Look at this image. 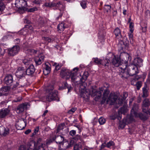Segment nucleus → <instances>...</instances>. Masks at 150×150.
<instances>
[{
	"label": "nucleus",
	"mask_w": 150,
	"mask_h": 150,
	"mask_svg": "<svg viewBox=\"0 0 150 150\" xmlns=\"http://www.w3.org/2000/svg\"><path fill=\"white\" fill-rule=\"evenodd\" d=\"M92 96H96L95 98L96 101H98L101 98L102 93H103L102 98L103 100L105 101L107 100V102H111L110 104H112L116 101L117 98V96L114 93H111L110 94V91L105 86L99 88V90L97 91L93 89L92 91Z\"/></svg>",
	"instance_id": "1"
},
{
	"label": "nucleus",
	"mask_w": 150,
	"mask_h": 150,
	"mask_svg": "<svg viewBox=\"0 0 150 150\" xmlns=\"http://www.w3.org/2000/svg\"><path fill=\"white\" fill-rule=\"evenodd\" d=\"M54 87L52 85H50L46 90L48 94L43 97L42 99L44 101H51L53 100H56L58 101L59 99L58 97V92L56 90H53Z\"/></svg>",
	"instance_id": "2"
},
{
	"label": "nucleus",
	"mask_w": 150,
	"mask_h": 150,
	"mask_svg": "<svg viewBox=\"0 0 150 150\" xmlns=\"http://www.w3.org/2000/svg\"><path fill=\"white\" fill-rule=\"evenodd\" d=\"M138 73L137 67L136 65L132 64L128 66L127 73L129 76H133Z\"/></svg>",
	"instance_id": "3"
},
{
	"label": "nucleus",
	"mask_w": 150,
	"mask_h": 150,
	"mask_svg": "<svg viewBox=\"0 0 150 150\" xmlns=\"http://www.w3.org/2000/svg\"><path fill=\"white\" fill-rule=\"evenodd\" d=\"M55 7L57 9H58L60 11V13L59 16L57 17V19L61 18L63 14V11H64L65 9V5L63 3L59 2L57 3H55Z\"/></svg>",
	"instance_id": "4"
},
{
	"label": "nucleus",
	"mask_w": 150,
	"mask_h": 150,
	"mask_svg": "<svg viewBox=\"0 0 150 150\" xmlns=\"http://www.w3.org/2000/svg\"><path fill=\"white\" fill-rule=\"evenodd\" d=\"M20 47L18 45L14 46L11 48L8 49L7 52L8 55L13 56L17 54L20 50Z\"/></svg>",
	"instance_id": "5"
},
{
	"label": "nucleus",
	"mask_w": 150,
	"mask_h": 150,
	"mask_svg": "<svg viewBox=\"0 0 150 150\" xmlns=\"http://www.w3.org/2000/svg\"><path fill=\"white\" fill-rule=\"evenodd\" d=\"M4 82L5 84L9 86L13 85L14 83L15 82L13 80V76L11 74H8L6 75L4 79Z\"/></svg>",
	"instance_id": "6"
},
{
	"label": "nucleus",
	"mask_w": 150,
	"mask_h": 150,
	"mask_svg": "<svg viewBox=\"0 0 150 150\" xmlns=\"http://www.w3.org/2000/svg\"><path fill=\"white\" fill-rule=\"evenodd\" d=\"M93 61L97 65L102 64L107 67H108L110 63L107 59H105L102 61L98 58H93Z\"/></svg>",
	"instance_id": "7"
},
{
	"label": "nucleus",
	"mask_w": 150,
	"mask_h": 150,
	"mask_svg": "<svg viewBox=\"0 0 150 150\" xmlns=\"http://www.w3.org/2000/svg\"><path fill=\"white\" fill-rule=\"evenodd\" d=\"M15 75L17 78H24L26 75L25 69L23 67H19L16 71Z\"/></svg>",
	"instance_id": "8"
},
{
	"label": "nucleus",
	"mask_w": 150,
	"mask_h": 150,
	"mask_svg": "<svg viewBox=\"0 0 150 150\" xmlns=\"http://www.w3.org/2000/svg\"><path fill=\"white\" fill-rule=\"evenodd\" d=\"M26 125V120L23 118H21L18 122L16 126L18 130H22L25 128Z\"/></svg>",
	"instance_id": "9"
},
{
	"label": "nucleus",
	"mask_w": 150,
	"mask_h": 150,
	"mask_svg": "<svg viewBox=\"0 0 150 150\" xmlns=\"http://www.w3.org/2000/svg\"><path fill=\"white\" fill-rule=\"evenodd\" d=\"M71 75V71L62 68L60 72L61 76L66 79L69 78Z\"/></svg>",
	"instance_id": "10"
},
{
	"label": "nucleus",
	"mask_w": 150,
	"mask_h": 150,
	"mask_svg": "<svg viewBox=\"0 0 150 150\" xmlns=\"http://www.w3.org/2000/svg\"><path fill=\"white\" fill-rule=\"evenodd\" d=\"M17 79L18 81L16 82L15 84H14L12 88H16L18 86L19 87H22L25 85V77L24 78H17Z\"/></svg>",
	"instance_id": "11"
},
{
	"label": "nucleus",
	"mask_w": 150,
	"mask_h": 150,
	"mask_svg": "<svg viewBox=\"0 0 150 150\" xmlns=\"http://www.w3.org/2000/svg\"><path fill=\"white\" fill-rule=\"evenodd\" d=\"M111 55L112 58H113L112 61V64L115 67H118L120 64V58L118 57H116L112 53L108 55Z\"/></svg>",
	"instance_id": "12"
},
{
	"label": "nucleus",
	"mask_w": 150,
	"mask_h": 150,
	"mask_svg": "<svg viewBox=\"0 0 150 150\" xmlns=\"http://www.w3.org/2000/svg\"><path fill=\"white\" fill-rule=\"evenodd\" d=\"M28 103H25L19 105L17 107L16 111L18 113H21L26 110L27 108Z\"/></svg>",
	"instance_id": "13"
},
{
	"label": "nucleus",
	"mask_w": 150,
	"mask_h": 150,
	"mask_svg": "<svg viewBox=\"0 0 150 150\" xmlns=\"http://www.w3.org/2000/svg\"><path fill=\"white\" fill-rule=\"evenodd\" d=\"M10 110L7 108H3L0 110V118H4L9 114Z\"/></svg>",
	"instance_id": "14"
},
{
	"label": "nucleus",
	"mask_w": 150,
	"mask_h": 150,
	"mask_svg": "<svg viewBox=\"0 0 150 150\" xmlns=\"http://www.w3.org/2000/svg\"><path fill=\"white\" fill-rule=\"evenodd\" d=\"M35 71V68L33 65L31 64L25 70V73L26 75L31 76L32 75Z\"/></svg>",
	"instance_id": "15"
},
{
	"label": "nucleus",
	"mask_w": 150,
	"mask_h": 150,
	"mask_svg": "<svg viewBox=\"0 0 150 150\" xmlns=\"http://www.w3.org/2000/svg\"><path fill=\"white\" fill-rule=\"evenodd\" d=\"M15 5L16 7H27L28 6L27 1L25 0H16Z\"/></svg>",
	"instance_id": "16"
},
{
	"label": "nucleus",
	"mask_w": 150,
	"mask_h": 150,
	"mask_svg": "<svg viewBox=\"0 0 150 150\" xmlns=\"http://www.w3.org/2000/svg\"><path fill=\"white\" fill-rule=\"evenodd\" d=\"M9 133V130L8 128L5 127L3 126L0 127V134L5 136Z\"/></svg>",
	"instance_id": "17"
},
{
	"label": "nucleus",
	"mask_w": 150,
	"mask_h": 150,
	"mask_svg": "<svg viewBox=\"0 0 150 150\" xmlns=\"http://www.w3.org/2000/svg\"><path fill=\"white\" fill-rule=\"evenodd\" d=\"M86 84H85V85H84L82 83L80 85L79 91L81 94L82 96H85V94L87 96V94L88 93V92L86 91Z\"/></svg>",
	"instance_id": "18"
},
{
	"label": "nucleus",
	"mask_w": 150,
	"mask_h": 150,
	"mask_svg": "<svg viewBox=\"0 0 150 150\" xmlns=\"http://www.w3.org/2000/svg\"><path fill=\"white\" fill-rule=\"evenodd\" d=\"M143 60L140 58H135L134 61L133 65H136L137 67H140L143 65Z\"/></svg>",
	"instance_id": "19"
},
{
	"label": "nucleus",
	"mask_w": 150,
	"mask_h": 150,
	"mask_svg": "<svg viewBox=\"0 0 150 150\" xmlns=\"http://www.w3.org/2000/svg\"><path fill=\"white\" fill-rule=\"evenodd\" d=\"M45 57L43 55H40L34 59V61L37 65H40L43 62Z\"/></svg>",
	"instance_id": "20"
},
{
	"label": "nucleus",
	"mask_w": 150,
	"mask_h": 150,
	"mask_svg": "<svg viewBox=\"0 0 150 150\" xmlns=\"http://www.w3.org/2000/svg\"><path fill=\"white\" fill-rule=\"evenodd\" d=\"M138 109V105L137 104H134L133 105L132 108L131 110V114L133 116H137V110Z\"/></svg>",
	"instance_id": "21"
},
{
	"label": "nucleus",
	"mask_w": 150,
	"mask_h": 150,
	"mask_svg": "<svg viewBox=\"0 0 150 150\" xmlns=\"http://www.w3.org/2000/svg\"><path fill=\"white\" fill-rule=\"evenodd\" d=\"M10 89V87L8 86L2 87L0 90V96L5 95L6 93L8 92Z\"/></svg>",
	"instance_id": "22"
},
{
	"label": "nucleus",
	"mask_w": 150,
	"mask_h": 150,
	"mask_svg": "<svg viewBox=\"0 0 150 150\" xmlns=\"http://www.w3.org/2000/svg\"><path fill=\"white\" fill-rule=\"evenodd\" d=\"M135 117H139L141 120L145 121L148 119L149 116L146 114H143L142 113H137V116H134Z\"/></svg>",
	"instance_id": "23"
},
{
	"label": "nucleus",
	"mask_w": 150,
	"mask_h": 150,
	"mask_svg": "<svg viewBox=\"0 0 150 150\" xmlns=\"http://www.w3.org/2000/svg\"><path fill=\"white\" fill-rule=\"evenodd\" d=\"M46 20L45 18L40 17L38 21L39 28L42 27L45 25Z\"/></svg>",
	"instance_id": "24"
},
{
	"label": "nucleus",
	"mask_w": 150,
	"mask_h": 150,
	"mask_svg": "<svg viewBox=\"0 0 150 150\" xmlns=\"http://www.w3.org/2000/svg\"><path fill=\"white\" fill-rule=\"evenodd\" d=\"M78 68H75L73 69V71H71V79L72 81H74L76 79V76L77 75V72L78 71Z\"/></svg>",
	"instance_id": "25"
},
{
	"label": "nucleus",
	"mask_w": 150,
	"mask_h": 150,
	"mask_svg": "<svg viewBox=\"0 0 150 150\" xmlns=\"http://www.w3.org/2000/svg\"><path fill=\"white\" fill-rule=\"evenodd\" d=\"M64 139V138L63 136L61 135L57 136L55 138L53 139V140H55L57 144H60L62 142Z\"/></svg>",
	"instance_id": "26"
},
{
	"label": "nucleus",
	"mask_w": 150,
	"mask_h": 150,
	"mask_svg": "<svg viewBox=\"0 0 150 150\" xmlns=\"http://www.w3.org/2000/svg\"><path fill=\"white\" fill-rule=\"evenodd\" d=\"M88 76V71H85L84 72L83 74L82 75V76L80 80L82 82V84H83L84 85L86 84V83L84 82L87 79V78Z\"/></svg>",
	"instance_id": "27"
},
{
	"label": "nucleus",
	"mask_w": 150,
	"mask_h": 150,
	"mask_svg": "<svg viewBox=\"0 0 150 150\" xmlns=\"http://www.w3.org/2000/svg\"><path fill=\"white\" fill-rule=\"evenodd\" d=\"M88 76V71H85L84 72L83 74L82 75V76L80 80L82 82V84H83L84 85L86 84V83L84 82L87 79V78Z\"/></svg>",
	"instance_id": "28"
},
{
	"label": "nucleus",
	"mask_w": 150,
	"mask_h": 150,
	"mask_svg": "<svg viewBox=\"0 0 150 150\" xmlns=\"http://www.w3.org/2000/svg\"><path fill=\"white\" fill-rule=\"evenodd\" d=\"M66 28V27L64 25V23L63 22H62L59 23L58 26L57 28L58 31L60 33L64 30L65 28Z\"/></svg>",
	"instance_id": "29"
},
{
	"label": "nucleus",
	"mask_w": 150,
	"mask_h": 150,
	"mask_svg": "<svg viewBox=\"0 0 150 150\" xmlns=\"http://www.w3.org/2000/svg\"><path fill=\"white\" fill-rule=\"evenodd\" d=\"M147 88V86L146 85H145L144 87L142 88L143 94L142 95V97L144 98L148 96Z\"/></svg>",
	"instance_id": "30"
},
{
	"label": "nucleus",
	"mask_w": 150,
	"mask_h": 150,
	"mask_svg": "<svg viewBox=\"0 0 150 150\" xmlns=\"http://www.w3.org/2000/svg\"><path fill=\"white\" fill-rule=\"evenodd\" d=\"M34 146L35 147L33 149V150H39L41 148H44L45 146V144L41 143L40 144H36L35 145V144H34Z\"/></svg>",
	"instance_id": "31"
},
{
	"label": "nucleus",
	"mask_w": 150,
	"mask_h": 150,
	"mask_svg": "<svg viewBox=\"0 0 150 150\" xmlns=\"http://www.w3.org/2000/svg\"><path fill=\"white\" fill-rule=\"evenodd\" d=\"M18 8V11L20 13H23L25 11H27V7H17Z\"/></svg>",
	"instance_id": "32"
},
{
	"label": "nucleus",
	"mask_w": 150,
	"mask_h": 150,
	"mask_svg": "<svg viewBox=\"0 0 150 150\" xmlns=\"http://www.w3.org/2000/svg\"><path fill=\"white\" fill-rule=\"evenodd\" d=\"M114 33L116 37L118 36L119 38H121V35L120 33V29L117 28H116L114 31Z\"/></svg>",
	"instance_id": "33"
},
{
	"label": "nucleus",
	"mask_w": 150,
	"mask_h": 150,
	"mask_svg": "<svg viewBox=\"0 0 150 150\" xmlns=\"http://www.w3.org/2000/svg\"><path fill=\"white\" fill-rule=\"evenodd\" d=\"M129 75L127 71V72L125 70L123 71H121L120 72V76L122 77H124L125 78H127Z\"/></svg>",
	"instance_id": "34"
},
{
	"label": "nucleus",
	"mask_w": 150,
	"mask_h": 150,
	"mask_svg": "<svg viewBox=\"0 0 150 150\" xmlns=\"http://www.w3.org/2000/svg\"><path fill=\"white\" fill-rule=\"evenodd\" d=\"M55 3L53 2H46L45 4L44 5L46 7H49L50 8H52L53 7H55Z\"/></svg>",
	"instance_id": "35"
},
{
	"label": "nucleus",
	"mask_w": 150,
	"mask_h": 150,
	"mask_svg": "<svg viewBox=\"0 0 150 150\" xmlns=\"http://www.w3.org/2000/svg\"><path fill=\"white\" fill-rule=\"evenodd\" d=\"M127 124V121L126 119L124 118L122 122H120V126L122 128H123Z\"/></svg>",
	"instance_id": "36"
},
{
	"label": "nucleus",
	"mask_w": 150,
	"mask_h": 150,
	"mask_svg": "<svg viewBox=\"0 0 150 150\" xmlns=\"http://www.w3.org/2000/svg\"><path fill=\"white\" fill-rule=\"evenodd\" d=\"M127 64L126 63H122L120 64V66L118 67H119L121 69V71H123L125 70L127 67ZM121 71V70H120Z\"/></svg>",
	"instance_id": "37"
},
{
	"label": "nucleus",
	"mask_w": 150,
	"mask_h": 150,
	"mask_svg": "<svg viewBox=\"0 0 150 150\" xmlns=\"http://www.w3.org/2000/svg\"><path fill=\"white\" fill-rule=\"evenodd\" d=\"M149 105V99H146L143 101L142 107H146Z\"/></svg>",
	"instance_id": "38"
},
{
	"label": "nucleus",
	"mask_w": 150,
	"mask_h": 150,
	"mask_svg": "<svg viewBox=\"0 0 150 150\" xmlns=\"http://www.w3.org/2000/svg\"><path fill=\"white\" fill-rule=\"evenodd\" d=\"M80 4L82 7L85 9L86 8V5L87 4V1L85 0H82L80 1Z\"/></svg>",
	"instance_id": "39"
},
{
	"label": "nucleus",
	"mask_w": 150,
	"mask_h": 150,
	"mask_svg": "<svg viewBox=\"0 0 150 150\" xmlns=\"http://www.w3.org/2000/svg\"><path fill=\"white\" fill-rule=\"evenodd\" d=\"M62 146L63 147V149H66L69 148L70 147V145H69L68 142H65L63 143L62 145Z\"/></svg>",
	"instance_id": "40"
},
{
	"label": "nucleus",
	"mask_w": 150,
	"mask_h": 150,
	"mask_svg": "<svg viewBox=\"0 0 150 150\" xmlns=\"http://www.w3.org/2000/svg\"><path fill=\"white\" fill-rule=\"evenodd\" d=\"M117 100H116V101L113 103L112 105H114L115 103L116 104H118L119 106L121 105L122 103L123 102V100L122 99H117Z\"/></svg>",
	"instance_id": "41"
},
{
	"label": "nucleus",
	"mask_w": 150,
	"mask_h": 150,
	"mask_svg": "<svg viewBox=\"0 0 150 150\" xmlns=\"http://www.w3.org/2000/svg\"><path fill=\"white\" fill-rule=\"evenodd\" d=\"M111 8V6L108 5H105L104 6L105 11L107 12H108L110 11Z\"/></svg>",
	"instance_id": "42"
},
{
	"label": "nucleus",
	"mask_w": 150,
	"mask_h": 150,
	"mask_svg": "<svg viewBox=\"0 0 150 150\" xmlns=\"http://www.w3.org/2000/svg\"><path fill=\"white\" fill-rule=\"evenodd\" d=\"M106 120L102 117H100L98 120V122L101 125L103 124L105 122Z\"/></svg>",
	"instance_id": "43"
},
{
	"label": "nucleus",
	"mask_w": 150,
	"mask_h": 150,
	"mask_svg": "<svg viewBox=\"0 0 150 150\" xmlns=\"http://www.w3.org/2000/svg\"><path fill=\"white\" fill-rule=\"evenodd\" d=\"M106 147L108 148H110L111 146H112L114 145V142L112 141H110L108 142L107 144H106Z\"/></svg>",
	"instance_id": "44"
},
{
	"label": "nucleus",
	"mask_w": 150,
	"mask_h": 150,
	"mask_svg": "<svg viewBox=\"0 0 150 150\" xmlns=\"http://www.w3.org/2000/svg\"><path fill=\"white\" fill-rule=\"evenodd\" d=\"M134 24L132 22H131L130 23L129 28H130V32H131V33H132L134 31Z\"/></svg>",
	"instance_id": "45"
},
{
	"label": "nucleus",
	"mask_w": 150,
	"mask_h": 150,
	"mask_svg": "<svg viewBox=\"0 0 150 150\" xmlns=\"http://www.w3.org/2000/svg\"><path fill=\"white\" fill-rule=\"evenodd\" d=\"M50 64L49 63H47V64H45V67H44V69L47 70L48 71L50 72L51 71V68L49 66Z\"/></svg>",
	"instance_id": "46"
},
{
	"label": "nucleus",
	"mask_w": 150,
	"mask_h": 150,
	"mask_svg": "<svg viewBox=\"0 0 150 150\" xmlns=\"http://www.w3.org/2000/svg\"><path fill=\"white\" fill-rule=\"evenodd\" d=\"M81 147V145L76 144L74 147V150H79Z\"/></svg>",
	"instance_id": "47"
},
{
	"label": "nucleus",
	"mask_w": 150,
	"mask_h": 150,
	"mask_svg": "<svg viewBox=\"0 0 150 150\" xmlns=\"http://www.w3.org/2000/svg\"><path fill=\"white\" fill-rule=\"evenodd\" d=\"M5 8V5L3 2H0V10L2 11Z\"/></svg>",
	"instance_id": "48"
},
{
	"label": "nucleus",
	"mask_w": 150,
	"mask_h": 150,
	"mask_svg": "<svg viewBox=\"0 0 150 150\" xmlns=\"http://www.w3.org/2000/svg\"><path fill=\"white\" fill-rule=\"evenodd\" d=\"M135 85L136 86L137 89L139 90L142 86V82L140 81H138L136 83Z\"/></svg>",
	"instance_id": "49"
},
{
	"label": "nucleus",
	"mask_w": 150,
	"mask_h": 150,
	"mask_svg": "<svg viewBox=\"0 0 150 150\" xmlns=\"http://www.w3.org/2000/svg\"><path fill=\"white\" fill-rule=\"evenodd\" d=\"M126 108L125 107H123L120 109L119 110V112L121 113L124 114L126 112Z\"/></svg>",
	"instance_id": "50"
},
{
	"label": "nucleus",
	"mask_w": 150,
	"mask_h": 150,
	"mask_svg": "<svg viewBox=\"0 0 150 150\" xmlns=\"http://www.w3.org/2000/svg\"><path fill=\"white\" fill-rule=\"evenodd\" d=\"M76 110V108H72L70 110L68 111V113L70 114H71L74 112Z\"/></svg>",
	"instance_id": "51"
},
{
	"label": "nucleus",
	"mask_w": 150,
	"mask_h": 150,
	"mask_svg": "<svg viewBox=\"0 0 150 150\" xmlns=\"http://www.w3.org/2000/svg\"><path fill=\"white\" fill-rule=\"evenodd\" d=\"M37 10V8H36L33 7V8H31L29 9H28L27 10V11H28L29 12H33Z\"/></svg>",
	"instance_id": "52"
},
{
	"label": "nucleus",
	"mask_w": 150,
	"mask_h": 150,
	"mask_svg": "<svg viewBox=\"0 0 150 150\" xmlns=\"http://www.w3.org/2000/svg\"><path fill=\"white\" fill-rule=\"evenodd\" d=\"M105 147H106L105 143L102 144L99 147V150H103Z\"/></svg>",
	"instance_id": "53"
},
{
	"label": "nucleus",
	"mask_w": 150,
	"mask_h": 150,
	"mask_svg": "<svg viewBox=\"0 0 150 150\" xmlns=\"http://www.w3.org/2000/svg\"><path fill=\"white\" fill-rule=\"evenodd\" d=\"M62 64H58L57 65L55 66V70L57 71L60 69V68L62 66Z\"/></svg>",
	"instance_id": "54"
},
{
	"label": "nucleus",
	"mask_w": 150,
	"mask_h": 150,
	"mask_svg": "<svg viewBox=\"0 0 150 150\" xmlns=\"http://www.w3.org/2000/svg\"><path fill=\"white\" fill-rule=\"evenodd\" d=\"M22 99L21 97H18L17 98L15 99L13 101V102H17L20 101Z\"/></svg>",
	"instance_id": "55"
},
{
	"label": "nucleus",
	"mask_w": 150,
	"mask_h": 150,
	"mask_svg": "<svg viewBox=\"0 0 150 150\" xmlns=\"http://www.w3.org/2000/svg\"><path fill=\"white\" fill-rule=\"evenodd\" d=\"M39 129V126H37L35 127L34 129V131L33 133V134H35L37 133L38 132Z\"/></svg>",
	"instance_id": "56"
},
{
	"label": "nucleus",
	"mask_w": 150,
	"mask_h": 150,
	"mask_svg": "<svg viewBox=\"0 0 150 150\" xmlns=\"http://www.w3.org/2000/svg\"><path fill=\"white\" fill-rule=\"evenodd\" d=\"M42 39L43 40L46 41H47L48 42H50L51 41V38L49 37H43Z\"/></svg>",
	"instance_id": "57"
},
{
	"label": "nucleus",
	"mask_w": 150,
	"mask_h": 150,
	"mask_svg": "<svg viewBox=\"0 0 150 150\" xmlns=\"http://www.w3.org/2000/svg\"><path fill=\"white\" fill-rule=\"evenodd\" d=\"M76 134V131L75 130H71L69 132V134L70 135H71V136H74Z\"/></svg>",
	"instance_id": "58"
},
{
	"label": "nucleus",
	"mask_w": 150,
	"mask_h": 150,
	"mask_svg": "<svg viewBox=\"0 0 150 150\" xmlns=\"http://www.w3.org/2000/svg\"><path fill=\"white\" fill-rule=\"evenodd\" d=\"M42 138H38L37 139L36 144H40L42 143Z\"/></svg>",
	"instance_id": "59"
},
{
	"label": "nucleus",
	"mask_w": 150,
	"mask_h": 150,
	"mask_svg": "<svg viewBox=\"0 0 150 150\" xmlns=\"http://www.w3.org/2000/svg\"><path fill=\"white\" fill-rule=\"evenodd\" d=\"M23 148V150H35L33 149H32L31 148H30V147H29L27 149L25 148L24 147H23V146H21L19 148V149L20 150L21 148Z\"/></svg>",
	"instance_id": "60"
},
{
	"label": "nucleus",
	"mask_w": 150,
	"mask_h": 150,
	"mask_svg": "<svg viewBox=\"0 0 150 150\" xmlns=\"http://www.w3.org/2000/svg\"><path fill=\"white\" fill-rule=\"evenodd\" d=\"M28 52L30 53H33L34 54H36L37 53V51L33 49H29L28 50Z\"/></svg>",
	"instance_id": "61"
},
{
	"label": "nucleus",
	"mask_w": 150,
	"mask_h": 150,
	"mask_svg": "<svg viewBox=\"0 0 150 150\" xmlns=\"http://www.w3.org/2000/svg\"><path fill=\"white\" fill-rule=\"evenodd\" d=\"M147 28V25L146 24L144 26V27L142 26V31L144 32H145Z\"/></svg>",
	"instance_id": "62"
},
{
	"label": "nucleus",
	"mask_w": 150,
	"mask_h": 150,
	"mask_svg": "<svg viewBox=\"0 0 150 150\" xmlns=\"http://www.w3.org/2000/svg\"><path fill=\"white\" fill-rule=\"evenodd\" d=\"M141 76L137 75L133 79V80L136 81L139 80L141 77Z\"/></svg>",
	"instance_id": "63"
},
{
	"label": "nucleus",
	"mask_w": 150,
	"mask_h": 150,
	"mask_svg": "<svg viewBox=\"0 0 150 150\" xmlns=\"http://www.w3.org/2000/svg\"><path fill=\"white\" fill-rule=\"evenodd\" d=\"M123 100H125L128 96V94L126 92H124L123 93Z\"/></svg>",
	"instance_id": "64"
}]
</instances>
